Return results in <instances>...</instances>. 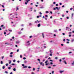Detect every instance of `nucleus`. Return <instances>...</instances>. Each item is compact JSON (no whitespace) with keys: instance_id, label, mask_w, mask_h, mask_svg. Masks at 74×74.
I'll return each mask as SVG.
<instances>
[{"instance_id":"dca6fc26","label":"nucleus","mask_w":74,"mask_h":74,"mask_svg":"<svg viewBox=\"0 0 74 74\" xmlns=\"http://www.w3.org/2000/svg\"><path fill=\"white\" fill-rule=\"evenodd\" d=\"M13 71H16V69H15V68H14L13 69Z\"/></svg>"},{"instance_id":"9b49d317","label":"nucleus","mask_w":74,"mask_h":74,"mask_svg":"<svg viewBox=\"0 0 74 74\" xmlns=\"http://www.w3.org/2000/svg\"><path fill=\"white\" fill-rule=\"evenodd\" d=\"M63 62L66 64H67V62H66V61H64Z\"/></svg>"},{"instance_id":"f704fd0d","label":"nucleus","mask_w":74,"mask_h":74,"mask_svg":"<svg viewBox=\"0 0 74 74\" xmlns=\"http://www.w3.org/2000/svg\"><path fill=\"white\" fill-rule=\"evenodd\" d=\"M2 59H4V56L2 57Z\"/></svg>"},{"instance_id":"f8f14e48","label":"nucleus","mask_w":74,"mask_h":74,"mask_svg":"<svg viewBox=\"0 0 74 74\" xmlns=\"http://www.w3.org/2000/svg\"><path fill=\"white\" fill-rule=\"evenodd\" d=\"M54 31V32H58V31H57V30L56 29H55Z\"/></svg>"},{"instance_id":"a878e982","label":"nucleus","mask_w":74,"mask_h":74,"mask_svg":"<svg viewBox=\"0 0 74 74\" xmlns=\"http://www.w3.org/2000/svg\"><path fill=\"white\" fill-rule=\"evenodd\" d=\"M62 17H64V14H62Z\"/></svg>"},{"instance_id":"a19ab883","label":"nucleus","mask_w":74,"mask_h":74,"mask_svg":"<svg viewBox=\"0 0 74 74\" xmlns=\"http://www.w3.org/2000/svg\"><path fill=\"white\" fill-rule=\"evenodd\" d=\"M4 34H6V32H4Z\"/></svg>"},{"instance_id":"ea45409f","label":"nucleus","mask_w":74,"mask_h":74,"mask_svg":"<svg viewBox=\"0 0 74 74\" xmlns=\"http://www.w3.org/2000/svg\"><path fill=\"white\" fill-rule=\"evenodd\" d=\"M45 17H46V18H47V17H48V15H45Z\"/></svg>"},{"instance_id":"72a5a7b5","label":"nucleus","mask_w":74,"mask_h":74,"mask_svg":"<svg viewBox=\"0 0 74 74\" xmlns=\"http://www.w3.org/2000/svg\"><path fill=\"white\" fill-rule=\"evenodd\" d=\"M19 49L17 50V52H19Z\"/></svg>"},{"instance_id":"4be33fe9","label":"nucleus","mask_w":74,"mask_h":74,"mask_svg":"<svg viewBox=\"0 0 74 74\" xmlns=\"http://www.w3.org/2000/svg\"><path fill=\"white\" fill-rule=\"evenodd\" d=\"M23 59H24V60H25V59H26V58L25 57H24L23 58Z\"/></svg>"},{"instance_id":"39448f33","label":"nucleus","mask_w":74,"mask_h":74,"mask_svg":"<svg viewBox=\"0 0 74 74\" xmlns=\"http://www.w3.org/2000/svg\"><path fill=\"white\" fill-rule=\"evenodd\" d=\"M41 26V24H39L38 25V27H40Z\"/></svg>"},{"instance_id":"7ed1b4c3","label":"nucleus","mask_w":74,"mask_h":74,"mask_svg":"<svg viewBox=\"0 0 74 74\" xmlns=\"http://www.w3.org/2000/svg\"><path fill=\"white\" fill-rule=\"evenodd\" d=\"M73 16H74V13H72L71 14V18H72V19H73Z\"/></svg>"},{"instance_id":"6e6d98bb","label":"nucleus","mask_w":74,"mask_h":74,"mask_svg":"<svg viewBox=\"0 0 74 74\" xmlns=\"http://www.w3.org/2000/svg\"><path fill=\"white\" fill-rule=\"evenodd\" d=\"M29 25H30V26H31V25H32V23H30L29 24Z\"/></svg>"},{"instance_id":"20e7f679","label":"nucleus","mask_w":74,"mask_h":74,"mask_svg":"<svg viewBox=\"0 0 74 74\" xmlns=\"http://www.w3.org/2000/svg\"><path fill=\"white\" fill-rule=\"evenodd\" d=\"M60 71V73H61V74H62V73L64 72V71Z\"/></svg>"},{"instance_id":"473e14b6","label":"nucleus","mask_w":74,"mask_h":74,"mask_svg":"<svg viewBox=\"0 0 74 74\" xmlns=\"http://www.w3.org/2000/svg\"><path fill=\"white\" fill-rule=\"evenodd\" d=\"M53 9H54V10H56V8H54Z\"/></svg>"},{"instance_id":"79ce46f5","label":"nucleus","mask_w":74,"mask_h":74,"mask_svg":"<svg viewBox=\"0 0 74 74\" xmlns=\"http://www.w3.org/2000/svg\"><path fill=\"white\" fill-rule=\"evenodd\" d=\"M32 74H34V73L33 72H32Z\"/></svg>"},{"instance_id":"423d86ee","label":"nucleus","mask_w":74,"mask_h":74,"mask_svg":"<svg viewBox=\"0 0 74 74\" xmlns=\"http://www.w3.org/2000/svg\"><path fill=\"white\" fill-rule=\"evenodd\" d=\"M42 36L43 38H44V37H45V36H44V34L43 33H42Z\"/></svg>"},{"instance_id":"bf43d9fd","label":"nucleus","mask_w":74,"mask_h":74,"mask_svg":"<svg viewBox=\"0 0 74 74\" xmlns=\"http://www.w3.org/2000/svg\"><path fill=\"white\" fill-rule=\"evenodd\" d=\"M63 41L64 42V41H65L66 40H65V39H64L63 40Z\"/></svg>"},{"instance_id":"0e129e2a","label":"nucleus","mask_w":74,"mask_h":74,"mask_svg":"<svg viewBox=\"0 0 74 74\" xmlns=\"http://www.w3.org/2000/svg\"><path fill=\"white\" fill-rule=\"evenodd\" d=\"M59 61H60V62H62V60L60 59V60H59Z\"/></svg>"},{"instance_id":"8fccbe9b","label":"nucleus","mask_w":74,"mask_h":74,"mask_svg":"<svg viewBox=\"0 0 74 74\" xmlns=\"http://www.w3.org/2000/svg\"><path fill=\"white\" fill-rule=\"evenodd\" d=\"M64 59H65V58H62V60H64Z\"/></svg>"},{"instance_id":"ddd939ff","label":"nucleus","mask_w":74,"mask_h":74,"mask_svg":"<svg viewBox=\"0 0 74 74\" xmlns=\"http://www.w3.org/2000/svg\"><path fill=\"white\" fill-rule=\"evenodd\" d=\"M27 66H25L23 67V68H27Z\"/></svg>"},{"instance_id":"cd10ccee","label":"nucleus","mask_w":74,"mask_h":74,"mask_svg":"<svg viewBox=\"0 0 74 74\" xmlns=\"http://www.w3.org/2000/svg\"><path fill=\"white\" fill-rule=\"evenodd\" d=\"M74 41V39H73L72 40V42H73V41Z\"/></svg>"},{"instance_id":"393cba45","label":"nucleus","mask_w":74,"mask_h":74,"mask_svg":"<svg viewBox=\"0 0 74 74\" xmlns=\"http://www.w3.org/2000/svg\"><path fill=\"white\" fill-rule=\"evenodd\" d=\"M9 31V32H12V30H10V29H8Z\"/></svg>"},{"instance_id":"603ef678","label":"nucleus","mask_w":74,"mask_h":74,"mask_svg":"<svg viewBox=\"0 0 74 74\" xmlns=\"http://www.w3.org/2000/svg\"><path fill=\"white\" fill-rule=\"evenodd\" d=\"M50 62H53V60H50Z\"/></svg>"},{"instance_id":"de8ad7c7","label":"nucleus","mask_w":74,"mask_h":74,"mask_svg":"<svg viewBox=\"0 0 74 74\" xmlns=\"http://www.w3.org/2000/svg\"><path fill=\"white\" fill-rule=\"evenodd\" d=\"M45 61V60L44 59L43 60V62H44V61Z\"/></svg>"},{"instance_id":"1a4fd4ad","label":"nucleus","mask_w":74,"mask_h":74,"mask_svg":"<svg viewBox=\"0 0 74 74\" xmlns=\"http://www.w3.org/2000/svg\"><path fill=\"white\" fill-rule=\"evenodd\" d=\"M70 29V28H69L68 27H66V30H67V29Z\"/></svg>"},{"instance_id":"aec40b11","label":"nucleus","mask_w":74,"mask_h":74,"mask_svg":"<svg viewBox=\"0 0 74 74\" xmlns=\"http://www.w3.org/2000/svg\"><path fill=\"white\" fill-rule=\"evenodd\" d=\"M29 1H30V0H27L26 1L27 3H29Z\"/></svg>"},{"instance_id":"37998d69","label":"nucleus","mask_w":74,"mask_h":74,"mask_svg":"<svg viewBox=\"0 0 74 74\" xmlns=\"http://www.w3.org/2000/svg\"><path fill=\"white\" fill-rule=\"evenodd\" d=\"M28 67L29 69H31V67L30 66H28Z\"/></svg>"},{"instance_id":"864d4df0","label":"nucleus","mask_w":74,"mask_h":74,"mask_svg":"<svg viewBox=\"0 0 74 74\" xmlns=\"http://www.w3.org/2000/svg\"><path fill=\"white\" fill-rule=\"evenodd\" d=\"M38 61H40V59H38Z\"/></svg>"},{"instance_id":"3c124183","label":"nucleus","mask_w":74,"mask_h":74,"mask_svg":"<svg viewBox=\"0 0 74 74\" xmlns=\"http://www.w3.org/2000/svg\"><path fill=\"white\" fill-rule=\"evenodd\" d=\"M25 4H27V2H25Z\"/></svg>"},{"instance_id":"2f4dec72","label":"nucleus","mask_w":74,"mask_h":74,"mask_svg":"<svg viewBox=\"0 0 74 74\" xmlns=\"http://www.w3.org/2000/svg\"><path fill=\"white\" fill-rule=\"evenodd\" d=\"M51 50H50V53H52V51H51Z\"/></svg>"},{"instance_id":"0eeeda50","label":"nucleus","mask_w":74,"mask_h":74,"mask_svg":"<svg viewBox=\"0 0 74 74\" xmlns=\"http://www.w3.org/2000/svg\"><path fill=\"white\" fill-rule=\"evenodd\" d=\"M10 66L11 67H9L8 68V69H9V70H11V67H12V66Z\"/></svg>"},{"instance_id":"5fc2aeb1","label":"nucleus","mask_w":74,"mask_h":74,"mask_svg":"<svg viewBox=\"0 0 74 74\" xmlns=\"http://www.w3.org/2000/svg\"><path fill=\"white\" fill-rule=\"evenodd\" d=\"M15 15H17L18 14H16V13H15Z\"/></svg>"},{"instance_id":"4c0bfd02","label":"nucleus","mask_w":74,"mask_h":74,"mask_svg":"<svg viewBox=\"0 0 74 74\" xmlns=\"http://www.w3.org/2000/svg\"><path fill=\"white\" fill-rule=\"evenodd\" d=\"M51 66H49L48 67V69H51Z\"/></svg>"},{"instance_id":"4468645a","label":"nucleus","mask_w":74,"mask_h":74,"mask_svg":"<svg viewBox=\"0 0 74 74\" xmlns=\"http://www.w3.org/2000/svg\"><path fill=\"white\" fill-rule=\"evenodd\" d=\"M48 60H46L45 62V63H48Z\"/></svg>"},{"instance_id":"7c9ffc66","label":"nucleus","mask_w":74,"mask_h":74,"mask_svg":"<svg viewBox=\"0 0 74 74\" xmlns=\"http://www.w3.org/2000/svg\"><path fill=\"white\" fill-rule=\"evenodd\" d=\"M11 64L12 66H14V65H15V64Z\"/></svg>"},{"instance_id":"6e6552de","label":"nucleus","mask_w":74,"mask_h":74,"mask_svg":"<svg viewBox=\"0 0 74 74\" xmlns=\"http://www.w3.org/2000/svg\"><path fill=\"white\" fill-rule=\"evenodd\" d=\"M27 61H26V60H25L24 61V63H27Z\"/></svg>"},{"instance_id":"2eb2a0df","label":"nucleus","mask_w":74,"mask_h":74,"mask_svg":"<svg viewBox=\"0 0 74 74\" xmlns=\"http://www.w3.org/2000/svg\"><path fill=\"white\" fill-rule=\"evenodd\" d=\"M12 56H13L12 55V54H11L10 55V58H12Z\"/></svg>"},{"instance_id":"58836bf2","label":"nucleus","mask_w":74,"mask_h":74,"mask_svg":"<svg viewBox=\"0 0 74 74\" xmlns=\"http://www.w3.org/2000/svg\"><path fill=\"white\" fill-rule=\"evenodd\" d=\"M48 63H46V64H45L46 66H48Z\"/></svg>"},{"instance_id":"e2e57ef3","label":"nucleus","mask_w":74,"mask_h":74,"mask_svg":"<svg viewBox=\"0 0 74 74\" xmlns=\"http://www.w3.org/2000/svg\"><path fill=\"white\" fill-rule=\"evenodd\" d=\"M71 32H70L69 33V34H71Z\"/></svg>"},{"instance_id":"6ab92c4d","label":"nucleus","mask_w":74,"mask_h":74,"mask_svg":"<svg viewBox=\"0 0 74 74\" xmlns=\"http://www.w3.org/2000/svg\"><path fill=\"white\" fill-rule=\"evenodd\" d=\"M5 73H6V74H8V72L6 71L5 72Z\"/></svg>"},{"instance_id":"c85d7f7f","label":"nucleus","mask_w":74,"mask_h":74,"mask_svg":"<svg viewBox=\"0 0 74 74\" xmlns=\"http://www.w3.org/2000/svg\"><path fill=\"white\" fill-rule=\"evenodd\" d=\"M20 58H22V55H21L20 56Z\"/></svg>"},{"instance_id":"774afa93","label":"nucleus","mask_w":74,"mask_h":74,"mask_svg":"<svg viewBox=\"0 0 74 74\" xmlns=\"http://www.w3.org/2000/svg\"><path fill=\"white\" fill-rule=\"evenodd\" d=\"M10 74H12V72L10 73Z\"/></svg>"},{"instance_id":"69168bd1","label":"nucleus","mask_w":74,"mask_h":74,"mask_svg":"<svg viewBox=\"0 0 74 74\" xmlns=\"http://www.w3.org/2000/svg\"><path fill=\"white\" fill-rule=\"evenodd\" d=\"M42 18H43L44 19V18H45V16H43Z\"/></svg>"},{"instance_id":"c9c22d12","label":"nucleus","mask_w":74,"mask_h":74,"mask_svg":"<svg viewBox=\"0 0 74 74\" xmlns=\"http://www.w3.org/2000/svg\"><path fill=\"white\" fill-rule=\"evenodd\" d=\"M46 13L47 14L48 13V11H46Z\"/></svg>"},{"instance_id":"4d7b16f0","label":"nucleus","mask_w":74,"mask_h":74,"mask_svg":"<svg viewBox=\"0 0 74 74\" xmlns=\"http://www.w3.org/2000/svg\"><path fill=\"white\" fill-rule=\"evenodd\" d=\"M56 66V65H53V67H55Z\"/></svg>"},{"instance_id":"09e8293b","label":"nucleus","mask_w":74,"mask_h":74,"mask_svg":"<svg viewBox=\"0 0 74 74\" xmlns=\"http://www.w3.org/2000/svg\"><path fill=\"white\" fill-rule=\"evenodd\" d=\"M13 62H15V60H13Z\"/></svg>"},{"instance_id":"b1692460","label":"nucleus","mask_w":74,"mask_h":74,"mask_svg":"<svg viewBox=\"0 0 74 74\" xmlns=\"http://www.w3.org/2000/svg\"><path fill=\"white\" fill-rule=\"evenodd\" d=\"M18 34H21V32H18Z\"/></svg>"},{"instance_id":"13d9d810","label":"nucleus","mask_w":74,"mask_h":74,"mask_svg":"<svg viewBox=\"0 0 74 74\" xmlns=\"http://www.w3.org/2000/svg\"><path fill=\"white\" fill-rule=\"evenodd\" d=\"M22 66H25V65L24 64H22Z\"/></svg>"},{"instance_id":"a18cd8bd","label":"nucleus","mask_w":74,"mask_h":74,"mask_svg":"<svg viewBox=\"0 0 74 74\" xmlns=\"http://www.w3.org/2000/svg\"><path fill=\"white\" fill-rule=\"evenodd\" d=\"M55 3H56V2H53V3L54 4H55Z\"/></svg>"},{"instance_id":"f03ea898","label":"nucleus","mask_w":74,"mask_h":74,"mask_svg":"<svg viewBox=\"0 0 74 74\" xmlns=\"http://www.w3.org/2000/svg\"><path fill=\"white\" fill-rule=\"evenodd\" d=\"M56 9H57V10H60V7H59V8H58V7H56Z\"/></svg>"},{"instance_id":"9d476101","label":"nucleus","mask_w":74,"mask_h":74,"mask_svg":"<svg viewBox=\"0 0 74 74\" xmlns=\"http://www.w3.org/2000/svg\"><path fill=\"white\" fill-rule=\"evenodd\" d=\"M19 7L18 6H17L16 7V9L17 10H19Z\"/></svg>"},{"instance_id":"338daca9","label":"nucleus","mask_w":74,"mask_h":74,"mask_svg":"<svg viewBox=\"0 0 74 74\" xmlns=\"http://www.w3.org/2000/svg\"><path fill=\"white\" fill-rule=\"evenodd\" d=\"M55 59H56V60L58 59V57H56V58H55Z\"/></svg>"},{"instance_id":"c756f323","label":"nucleus","mask_w":74,"mask_h":74,"mask_svg":"<svg viewBox=\"0 0 74 74\" xmlns=\"http://www.w3.org/2000/svg\"><path fill=\"white\" fill-rule=\"evenodd\" d=\"M5 65L6 66H8V63H7Z\"/></svg>"},{"instance_id":"5701e85b","label":"nucleus","mask_w":74,"mask_h":74,"mask_svg":"<svg viewBox=\"0 0 74 74\" xmlns=\"http://www.w3.org/2000/svg\"><path fill=\"white\" fill-rule=\"evenodd\" d=\"M1 64H3V61H1Z\"/></svg>"},{"instance_id":"49530a36","label":"nucleus","mask_w":74,"mask_h":74,"mask_svg":"<svg viewBox=\"0 0 74 74\" xmlns=\"http://www.w3.org/2000/svg\"><path fill=\"white\" fill-rule=\"evenodd\" d=\"M62 34H63V35H65V34H64V33H62Z\"/></svg>"},{"instance_id":"a211bd4d","label":"nucleus","mask_w":74,"mask_h":74,"mask_svg":"<svg viewBox=\"0 0 74 74\" xmlns=\"http://www.w3.org/2000/svg\"><path fill=\"white\" fill-rule=\"evenodd\" d=\"M2 69H5V66H3L2 67Z\"/></svg>"},{"instance_id":"f3484780","label":"nucleus","mask_w":74,"mask_h":74,"mask_svg":"<svg viewBox=\"0 0 74 74\" xmlns=\"http://www.w3.org/2000/svg\"><path fill=\"white\" fill-rule=\"evenodd\" d=\"M11 61L10 60L9 64H11Z\"/></svg>"},{"instance_id":"bb28decb","label":"nucleus","mask_w":74,"mask_h":74,"mask_svg":"<svg viewBox=\"0 0 74 74\" xmlns=\"http://www.w3.org/2000/svg\"><path fill=\"white\" fill-rule=\"evenodd\" d=\"M54 71H52V74H54Z\"/></svg>"},{"instance_id":"e433bc0d","label":"nucleus","mask_w":74,"mask_h":74,"mask_svg":"<svg viewBox=\"0 0 74 74\" xmlns=\"http://www.w3.org/2000/svg\"><path fill=\"white\" fill-rule=\"evenodd\" d=\"M33 71H35V68H33Z\"/></svg>"},{"instance_id":"412c9836","label":"nucleus","mask_w":74,"mask_h":74,"mask_svg":"<svg viewBox=\"0 0 74 74\" xmlns=\"http://www.w3.org/2000/svg\"><path fill=\"white\" fill-rule=\"evenodd\" d=\"M1 6H2V7H3V8H4V5H2Z\"/></svg>"},{"instance_id":"c03bdc74","label":"nucleus","mask_w":74,"mask_h":74,"mask_svg":"<svg viewBox=\"0 0 74 74\" xmlns=\"http://www.w3.org/2000/svg\"><path fill=\"white\" fill-rule=\"evenodd\" d=\"M72 53V52L70 51L69 52V53Z\"/></svg>"},{"instance_id":"052dcab7","label":"nucleus","mask_w":74,"mask_h":74,"mask_svg":"<svg viewBox=\"0 0 74 74\" xmlns=\"http://www.w3.org/2000/svg\"><path fill=\"white\" fill-rule=\"evenodd\" d=\"M37 23V21H35V23Z\"/></svg>"},{"instance_id":"f257e3e1","label":"nucleus","mask_w":74,"mask_h":74,"mask_svg":"<svg viewBox=\"0 0 74 74\" xmlns=\"http://www.w3.org/2000/svg\"><path fill=\"white\" fill-rule=\"evenodd\" d=\"M40 65H42V66H44V64L42 63V62H41L40 63Z\"/></svg>"},{"instance_id":"680f3d73","label":"nucleus","mask_w":74,"mask_h":74,"mask_svg":"<svg viewBox=\"0 0 74 74\" xmlns=\"http://www.w3.org/2000/svg\"><path fill=\"white\" fill-rule=\"evenodd\" d=\"M45 18V19L46 20H47V18Z\"/></svg>"}]
</instances>
